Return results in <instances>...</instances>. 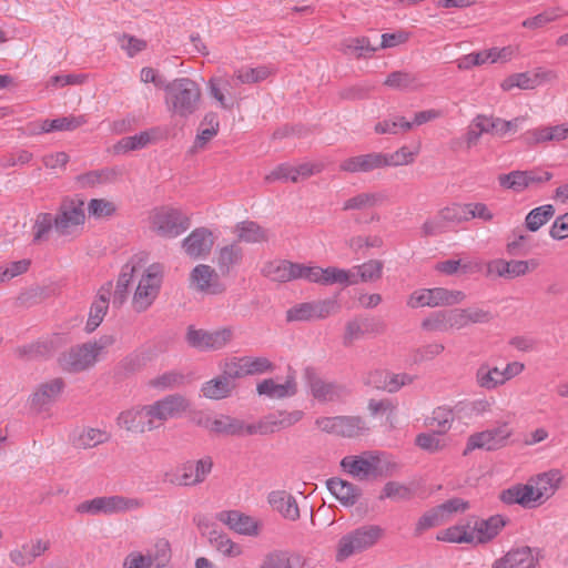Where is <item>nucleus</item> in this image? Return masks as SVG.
I'll use <instances>...</instances> for the list:
<instances>
[{
    "instance_id": "nucleus-1",
    "label": "nucleus",
    "mask_w": 568,
    "mask_h": 568,
    "mask_svg": "<svg viewBox=\"0 0 568 568\" xmlns=\"http://www.w3.org/2000/svg\"><path fill=\"white\" fill-rule=\"evenodd\" d=\"M202 91L196 81L176 78L164 85V102L168 111L181 119L194 114L201 102Z\"/></svg>"
},
{
    "instance_id": "nucleus-2",
    "label": "nucleus",
    "mask_w": 568,
    "mask_h": 568,
    "mask_svg": "<svg viewBox=\"0 0 568 568\" xmlns=\"http://www.w3.org/2000/svg\"><path fill=\"white\" fill-rule=\"evenodd\" d=\"M383 536L384 529L378 525H364L345 534L336 546V561L342 562L373 548Z\"/></svg>"
},
{
    "instance_id": "nucleus-3",
    "label": "nucleus",
    "mask_w": 568,
    "mask_h": 568,
    "mask_svg": "<svg viewBox=\"0 0 568 568\" xmlns=\"http://www.w3.org/2000/svg\"><path fill=\"white\" fill-rule=\"evenodd\" d=\"M163 267L161 264H152L139 281L132 300L135 312H145L158 297L162 285Z\"/></svg>"
},
{
    "instance_id": "nucleus-4",
    "label": "nucleus",
    "mask_w": 568,
    "mask_h": 568,
    "mask_svg": "<svg viewBox=\"0 0 568 568\" xmlns=\"http://www.w3.org/2000/svg\"><path fill=\"white\" fill-rule=\"evenodd\" d=\"M140 501L133 498H126L120 495L95 497L90 500H85L75 507V511L79 514L90 515H112L118 513H124L126 510L138 508Z\"/></svg>"
},
{
    "instance_id": "nucleus-5",
    "label": "nucleus",
    "mask_w": 568,
    "mask_h": 568,
    "mask_svg": "<svg viewBox=\"0 0 568 568\" xmlns=\"http://www.w3.org/2000/svg\"><path fill=\"white\" fill-rule=\"evenodd\" d=\"M233 329L222 327L212 332L189 326L185 335L187 344L199 351H217L225 347L233 339Z\"/></svg>"
},
{
    "instance_id": "nucleus-6",
    "label": "nucleus",
    "mask_w": 568,
    "mask_h": 568,
    "mask_svg": "<svg viewBox=\"0 0 568 568\" xmlns=\"http://www.w3.org/2000/svg\"><path fill=\"white\" fill-rule=\"evenodd\" d=\"M153 229L163 237H176L190 227V219L176 209H161L152 219Z\"/></svg>"
},
{
    "instance_id": "nucleus-7",
    "label": "nucleus",
    "mask_w": 568,
    "mask_h": 568,
    "mask_svg": "<svg viewBox=\"0 0 568 568\" xmlns=\"http://www.w3.org/2000/svg\"><path fill=\"white\" fill-rule=\"evenodd\" d=\"M312 395L322 402H335L349 395V389L341 384L325 382L316 373L314 367L307 366L303 374Z\"/></svg>"
},
{
    "instance_id": "nucleus-8",
    "label": "nucleus",
    "mask_w": 568,
    "mask_h": 568,
    "mask_svg": "<svg viewBox=\"0 0 568 568\" xmlns=\"http://www.w3.org/2000/svg\"><path fill=\"white\" fill-rule=\"evenodd\" d=\"M303 416L301 410L276 412L262 417L256 424H248L246 435H268L288 428Z\"/></svg>"
},
{
    "instance_id": "nucleus-9",
    "label": "nucleus",
    "mask_w": 568,
    "mask_h": 568,
    "mask_svg": "<svg viewBox=\"0 0 568 568\" xmlns=\"http://www.w3.org/2000/svg\"><path fill=\"white\" fill-rule=\"evenodd\" d=\"M150 405L136 406L120 413L116 424L128 432L143 434L159 427L151 414Z\"/></svg>"
},
{
    "instance_id": "nucleus-10",
    "label": "nucleus",
    "mask_w": 568,
    "mask_h": 568,
    "mask_svg": "<svg viewBox=\"0 0 568 568\" xmlns=\"http://www.w3.org/2000/svg\"><path fill=\"white\" fill-rule=\"evenodd\" d=\"M84 201L82 199H65L54 216V227L61 235L70 233V229L84 223Z\"/></svg>"
},
{
    "instance_id": "nucleus-11",
    "label": "nucleus",
    "mask_w": 568,
    "mask_h": 568,
    "mask_svg": "<svg viewBox=\"0 0 568 568\" xmlns=\"http://www.w3.org/2000/svg\"><path fill=\"white\" fill-rule=\"evenodd\" d=\"M58 363L68 373H79L89 369L97 363L91 343H84L63 352Z\"/></svg>"
},
{
    "instance_id": "nucleus-12",
    "label": "nucleus",
    "mask_w": 568,
    "mask_h": 568,
    "mask_svg": "<svg viewBox=\"0 0 568 568\" xmlns=\"http://www.w3.org/2000/svg\"><path fill=\"white\" fill-rule=\"evenodd\" d=\"M510 435L511 432L506 424L499 427L473 434L468 437L464 455H467L474 449L496 450L505 446L506 440Z\"/></svg>"
},
{
    "instance_id": "nucleus-13",
    "label": "nucleus",
    "mask_w": 568,
    "mask_h": 568,
    "mask_svg": "<svg viewBox=\"0 0 568 568\" xmlns=\"http://www.w3.org/2000/svg\"><path fill=\"white\" fill-rule=\"evenodd\" d=\"M341 467L354 478L375 479L376 452L345 456L341 460Z\"/></svg>"
},
{
    "instance_id": "nucleus-14",
    "label": "nucleus",
    "mask_w": 568,
    "mask_h": 568,
    "mask_svg": "<svg viewBox=\"0 0 568 568\" xmlns=\"http://www.w3.org/2000/svg\"><path fill=\"white\" fill-rule=\"evenodd\" d=\"M190 285L196 291L217 295L225 291L220 276L210 265L199 264L190 273Z\"/></svg>"
},
{
    "instance_id": "nucleus-15",
    "label": "nucleus",
    "mask_w": 568,
    "mask_h": 568,
    "mask_svg": "<svg viewBox=\"0 0 568 568\" xmlns=\"http://www.w3.org/2000/svg\"><path fill=\"white\" fill-rule=\"evenodd\" d=\"M154 420L161 425L170 418H174L189 408L187 399L180 394H171L150 405Z\"/></svg>"
},
{
    "instance_id": "nucleus-16",
    "label": "nucleus",
    "mask_w": 568,
    "mask_h": 568,
    "mask_svg": "<svg viewBox=\"0 0 568 568\" xmlns=\"http://www.w3.org/2000/svg\"><path fill=\"white\" fill-rule=\"evenodd\" d=\"M213 245V234L206 227L193 230L182 242L184 252L193 260L209 255Z\"/></svg>"
},
{
    "instance_id": "nucleus-17",
    "label": "nucleus",
    "mask_w": 568,
    "mask_h": 568,
    "mask_svg": "<svg viewBox=\"0 0 568 568\" xmlns=\"http://www.w3.org/2000/svg\"><path fill=\"white\" fill-rule=\"evenodd\" d=\"M64 387L65 383L61 377L40 384L31 396V407L38 413L47 410L58 399Z\"/></svg>"
},
{
    "instance_id": "nucleus-18",
    "label": "nucleus",
    "mask_w": 568,
    "mask_h": 568,
    "mask_svg": "<svg viewBox=\"0 0 568 568\" xmlns=\"http://www.w3.org/2000/svg\"><path fill=\"white\" fill-rule=\"evenodd\" d=\"M213 460L205 456L196 462L189 460L181 466V474L178 477L180 486H195L202 484L212 471Z\"/></svg>"
},
{
    "instance_id": "nucleus-19",
    "label": "nucleus",
    "mask_w": 568,
    "mask_h": 568,
    "mask_svg": "<svg viewBox=\"0 0 568 568\" xmlns=\"http://www.w3.org/2000/svg\"><path fill=\"white\" fill-rule=\"evenodd\" d=\"M531 268H536L538 263L535 260L530 261H506L497 258L488 263V274H496L505 278H515L525 275Z\"/></svg>"
},
{
    "instance_id": "nucleus-20",
    "label": "nucleus",
    "mask_w": 568,
    "mask_h": 568,
    "mask_svg": "<svg viewBox=\"0 0 568 568\" xmlns=\"http://www.w3.org/2000/svg\"><path fill=\"white\" fill-rule=\"evenodd\" d=\"M326 487L329 493L345 507L354 506L363 495L361 487L338 477L327 479Z\"/></svg>"
},
{
    "instance_id": "nucleus-21",
    "label": "nucleus",
    "mask_w": 568,
    "mask_h": 568,
    "mask_svg": "<svg viewBox=\"0 0 568 568\" xmlns=\"http://www.w3.org/2000/svg\"><path fill=\"white\" fill-rule=\"evenodd\" d=\"M507 519L501 515H494L487 519H478L471 526L470 531L475 534L473 545H484L491 541L506 526Z\"/></svg>"
},
{
    "instance_id": "nucleus-22",
    "label": "nucleus",
    "mask_w": 568,
    "mask_h": 568,
    "mask_svg": "<svg viewBox=\"0 0 568 568\" xmlns=\"http://www.w3.org/2000/svg\"><path fill=\"white\" fill-rule=\"evenodd\" d=\"M538 558L534 557L528 546L510 549L505 556L495 560L493 568H534Z\"/></svg>"
},
{
    "instance_id": "nucleus-23",
    "label": "nucleus",
    "mask_w": 568,
    "mask_h": 568,
    "mask_svg": "<svg viewBox=\"0 0 568 568\" xmlns=\"http://www.w3.org/2000/svg\"><path fill=\"white\" fill-rule=\"evenodd\" d=\"M524 142L534 146L545 142H560L568 139V126L565 124H558L554 126H540L532 130H528L523 135Z\"/></svg>"
},
{
    "instance_id": "nucleus-24",
    "label": "nucleus",
    "mask_w": 568,
    "mask_h": 568,
    "mask_svg": "<svg viewBox=\"0 0 568 568\" xmlns=\"http://www.w3.org/2000/svg\"><path fill=\"white\" fill-rule=\"evenodd\" d=\"M217 519L241 535H246V536L258 535L257 523L252 517H250L239 510L221 511L217 514Z\"/></svg>"
},
{
    "instance_id": "nucleus-25",
    "label": "nucleus",
    "mask_w": 568,
    "mask_h": 568,
    "mask_svg": "<svg viewBox=\"0 0 568 568\" xmlns=\"http://www.w3.org/2000/svg\"><path fill=\"white\" fill-rule=\"evenodd\" d=\"M111 290L112 283L109 282L99 290L97 298L91 304L89 317L85 325V331L88 333L94 332L103 322V318L106 315L109 308Z\"/></svg>"
},
{
    "instance_id": "nucleus-26",
    "label": "nucleus",
    "mask_w": 568,
    "mask_h": 568,
    "mask_svg": "<svg viewBox=\"0 0 568 568\" xmlns=\"http://www.w3.org/2000/svg\"><path fill=\"white\" fill-rule=\"evenodd\" d=\"M267 501L273 510L280 513L287 520L296 521L301 517L295 497L286 490L271 491Z\"/></svg>"
},
{
    "instance_id": "nucleus-27",
    "label": "nucleus",
    "mask_w": 568,
    "mask_h": 568,
    "mask_svg": "<svg viewBox=\"0 0 568 568\" xmlns=\"http://www.w3.org/2000/svg\"><path fill=\"white\" fill-rule=\"evenodd\" d=\"M342 171L349 173L371 172L384 168V153L373 152L344 160L339 165Z\"/></svg>"
},
{
    "instance_id": "nucleus-28",
    "label": "nucleus",
    "mask_w": 568,
    "mask_h": 568,
    "mask_svg": "<svg viewBox=\"0 0 568 568\" xmlns=\"http://www.w3.org/2000/svg\"><path fill=\"white\" fill-rule=\"evenodd\" d=\"M204 427L216 435L243 436L246 435L247 425L242 419L222 416L221 418H206Z\"/></svg>"
},
{
    "instance_id": "nucleus-29",
    "label": "nucleus",
    "mask_w": 568,
    "mask_h": 568,
    "mask_svg": "<svg viewBox=\"0 0 568 568\" xmlns=\"http://www.w3.org/2000/svg\"><path fill=\"white\" fill-rule=\"evenodd\" d=\"M50 548L48 540L38 539L33 544H24L21 549H13L10 551V560L17 566L24 567L33 562L36 558L41 556Z\"/></svg>"
},
{
    "instance_id": "nucleus-30",
    "label": "nucleus",
    "mask_w": 568,
    "mask_h": 568,
    "mask_svg": "<svg viewBox=\"0 0 568 568\" xmlns=\"http://www.w3.org/2000/svg\"><path fill=\"white\" fill-rule=\"evenodd\" d=\"M256 390L260 395L271 398H285L297 393V384L295 377L291 375L287 376L284 384H276L272 378H267L257 384Z\"/></svg>"
},
{
    "instance_id": "nucleus-31",
    "label": "nucleus",
    "mask_w": 568,
    "mask_h": 568,
    "mask_svg": "<svg viewBox=\"0 0 568 568\" xmlns=\"http://www.w3.org/2000/svg\"><path fill=\"white\" fill-rule=\"evenodd\" d=\"M243 248L237 242L221 247L216 253V264L220 273L226 276L232 268L240 265L243 260Z\"/></svg>"
},
{
    "instance_id": "nucleus-32",
    "label": "nucleus",
    "mask_w": 568,
    "mask_h": 568,
    "mask_svg": "<svg viewBox=\"0 0 568 568\" xmlns=\"http://www.w3.org/2000/svg\"><path fill=\"white\" fill-rule=\"evenodd\" d=\"M499 499L506 505L518 504L525 508L535 506L534 491L531 485H515L504 489Z\"/></svg>"
},
{
    "instance_id": "nucleus-33",
    "label": "nucleus",
    "mask_w": 568,
    "mask_h": 568,
    "mask_svg": "<svg viewBox=\"0 0 568 568\" xmlns=\"http://www.w3.org/2000/svg\"><path fill=\"white\" fill-rule=\"evenodd\" d=\"M560 480L561 477L557 470L538 475L536 478V485L532 486L535 503L540 504L548 499L558 488Z\"/></svg>"
},
{
    "instance_id": "nucleus-34",
    "label": "nucleus",
    "mask_w": 568,
    "mask_h": 568,
    "mask_svg": "<svg viewBox=\"0 0 568 568\" xmlns=\"http://www.w3.org/2000/svg\"><path fill=\"white\" fill-rule=\"evenodd\" d=\"M470 521L462 525H454L446 529L440 530L436 539L438 541L452 542V544H474L475 534L470 531Z\"/></svg>"
},
{
    "instance_id": "nucleus-35",
    "label": "nucleus",
    "mask_w": 568,
    "mask_h": 568,
    "mask_svg": "<svg viewBox=\"0 0 568 568\" xmlns=\"http://www.w3.org/2000/svg\"><path fill=\"white\" fill-rule=\"evenodd\" d=\"M235 232L239 241L245 243H262L270 239L268 231L254 221H243L237 223Z\"/></svg>"
},
{
    "instance_id": "nucleus-36",
    "label": "nucleus",
    "mask_w": 568,
    "mask_h": 568,
    "mask_svg": "<svg viewBox=\"0 0 568 568\" xmlns=\"http://www.w3.org/2000/svg\"><path fill=\"white\" fill-rule=\"evenodd\" d=\"M235 387V382H227L222 375H219L217 377L203 383L201 392L204 397L219 400L229 397Z\"/></svg>"
},
{
    "instance_id": "nucleus-37",
    "label": "nucleus",
    "mask_w": 568,
    "mask_h": 568,
    "mask_svg": "<svg viewBox=\"0 0 568 568\" xmlns=\"http://www.w3.org/2000/svg\"><path fill=\"white\" fill-rule=\"evenodd\" d=\"M135 271L136 266L132 262H129L122 266L113 294L114 306L121 307L126 301L129 295V286L133 280Z\"/></svg>"
},
{
    "instance_id": "nucleus-38",
    "label": "nucleus",
    "mask_w": 568,
    "mask_h": 568,
    "mask_svg": "<svg viewBox=\"0 0 568 568\" xmlns=\"http://www.w3.org/2000/svg\"><path fill=\"white\" fill-rule=\"evenodd\" d=\"M369 430L367 423L361 416H338V436L354 438Z\"/></svg>"
},
{
    "instance_id": "nucleus-39",
    "label": "nucleus",
    "mask_w": 568,
    "mask_h": 568,
    "mask_svg": "<svg viewBox=\"0 0 568 568\" xmlns=\"http://www.w3.org/2000/svg\"><path fill=\"white\" fill-rule=\"evenodd\" d=\"M454 412L447 407H437L433 410L432 416L425 418V425L435 427L434 430L445 435L453 425Z\"/></svg>"
},
{
    "instance_id": "nucleus-40",
    "label": "nucleus",
    "mask_w": 568,
    "mask_h": 568,
    "mask_svg": "<svg viewBox=\"0 0 568 568\" xmlns=\"http://www.w3.org/2000/svg\"><path fill=\"white\" fill-rule=\"evenodd\" d=\"M384 84L400 91L415 90L422 85L416 74L405 71L389 73Z\"/></svg>"
},
{
    "instance_id": "nucleus-41",
    "label": "nucleus",
    "mask_w": 568,
    "mask_h": 568,
    "mask_svg": "<svg viewBox=\"0 0 568 568\" xmlns=\"http://www.w3.org/2000/svg\"><path fill=\"white\" fill-rule=\"evenodd\" d=\"M384 263L379 260H369L361 265H355L351 271L355 272L359 282H376L383 275Z\"/></svg>"
},
{
    "instance_id": "nucleus-42",
    "label": "nucleus",
    "mask_w": 568,
    "mask_h": 568,
    "mask_svg": "<svg viewBox=\"0 0 568 568\" xmlns=\"http://www.w3.org/2000/svg\"><path fill=\"white\" fill-rule=\"evenodd\" d=\"M555 215V207L551 204H545L532 209L525 219V225L530 232H537Z\"/></svg>"
},
{
    "instance_id": "nucleus-43",
    "label": "nucleus",
    "mask_w": 568,
    "mask_h": 568,
    "mask_svg": "<svg viewBox=\"0 0 568 568\" xmlns=\"http://www.w3.org/2000/svg\"><path fill=\"white\" fill-rule=\"evenodd\" d=\"M540 83V74L529 72L516 73L507 79H505L501 83V89L504 91H509L513 88H519L523 90L535 89Z\"/></svg>"
},
{
    "instance_id": "nucleus-44",
    "label": "nucleus",
    "mask_w": 568,
    "mask_h": 568,
    "mask_svg": "<svg viewBox=\"0 0 568 568\" xmlns=\"http://www.w3.org/2000/svg\"><path fill=\"white\" fill-rule=\"evenodd\" d=\"M332 284L355 285L358 284V278L354 271L328 266L324 268L323 285Z\"/></svg>"
},
{
    "instance_id": "nucleus-45",
    "label": "nucleus",
    "mask_w": 568,
    "mask_h": 568,
    "mask_svg": "<svg viewBox=\"0 0 568 568\" xmlns=\"http://www.w3.org/2000/svg\"><path fill=\"white\" fill-rule=\"evenodd\" d=\"M477 384L485 389H494L504 384L500 369L481 364L476 372Z\"/></svg>"
},
{
    "instance_id": "nucleus-46",
    "label": "nucleus",
    "mask_w": 568,
    "mask_h": 568,
    "mask_svg": "<svg viewBox=\"0 0 568 568\" xmlns=\"http://www.w3.org/2000/svg\"><path fill=\"white\" fill-rule=\"evenodd\" d=\"M109 439L110 434L108 432L89 427L82 430L74 444L78 448L88 449L106 443Z\"/></svg>"
},
{
    "instance_id": "nucleus-47",
    "label": "nucleus",
    "mask_w": 568,
    "mask_h": 568,
    "mask_svg": "<svg viewBox=\"0 0 568 568\" xmlns=\"http://www.w3.org/2000/svg\"><path fill=\"white\" fill-rule=\"evenodd\" d=\"M432 290L433 307L452 306L462 303L466 295L462 291L435 287Z\"/></svg>"
},
{
    "instance_id": "nucleus-48",
    "label": "nucleus",
    "mask_w": 568,
    "mask_h": 568,
    "mask_svg": "<svg viewBox=\"0 0 568 568\" xmlns=\"http://www.w3.org/2000/svg\"><path fill=\"white\" fill-rule=\"evenodd\" d=\"M52 352L53 344L52 342L48 341H39L17 348V354L19 355V357L26 359L48 357L52 354Z\"/></svg>"
},
{
    "instance_id": "nucleus-49",
    "label": "nucleus",
    "mask_w": 568,
    "mask_h": 568,
    "mask_svg": "<svg viewBox=\"0 0 568 568\" xmlns=\"http://www.w3.org/2000/svg\"><path fill=\"white\" fill-rule=\"evenodd\" d=\"M385 200V195L382 193H359L351 199H348L344 205L343 210H362L365 207H373Z\"/></svg>"
},
{
    "instance_id": "nucleus-50",
    "label": "nucleus",
    "mask_w": 568,
    "mask_h": 568,
    "mask_svg": "<svg viewBox=\"0 0 568 568\" xmlns=\"http://www.w3.org/2000/svg\"><path fill=\"white\" fill-rule=\"evenodd\" d=\"M442 436L443 435L436 430L432 433H420L415 438V445L429 454H435L446 447V443Z\"/></svg>"
},
{
    "instance_id": "nucleus-51",
    "label": "nucleus",
    "mask_w": 568,
    "mask_h": 568,
    "mask_svg": "<svg viewBox=\"0 0 568 568\" xmlns=\"http://www.w3.org/2000/svg\"><path fill=\"white\" fill-rule=\"evenodd\" d=\"M486 126L488 128V132L490 134H496L499 136H504L506 133L510 131H516L518 129L519 123L524 121L523 118H515L510 121L503 120L496 116L486 115Z\"/></svg>"
},
{
    "instance_id": "nucleus-52",
    "label": "nucleus",
    "mask_w": 568,
    "mask_h": 568,
    "mask_svg": "<svg viewBox=\"0 0 568 568\" xmlns=\"http://www.w3.org/2000/svg\"><path fill=\"white\" fill-rule=\"evenodd\" d=\"M498 183L501 187L520 193L528 187L526 171L515 170L507 174L498 175Z\"/></svg>"
},
{
    "instance_id": "nucleus-53",
    "label": "nucleus",
    "mask_w": 568,
    "mask_h": 568,
    "mask_svg": "<svg viewBox=\"0 0 568 568\" xmlns=\"http://www.w3.org/2000/svg\"><path fill=\"white\" fill-rule=\"evenodd\" d=\"M413 129V123L406 121L404 116H396L386 119L375 124V132L377 134H396L399 130L407 132Z\"/></svg>"
},
{
    "instance_id": "nucleus-54",
    "label": "nucleus",
    "mask_w": 568,
    "mask_h": 568,
    "mask_svg": "<svg viewBox=\"0 0 568 568\" xmlns=\"http://www.w3.org/2000/svg\"><path fill=\"white\" fill-rule=\"evenodd\" d=\"M446 520L440 513L438 506L430 508L425 514L420 516L416 526H415V535L420 536L425 530L430 529L433 527H437L444 524Z\"/></svg>"
},
{
    "instance_id": "nucleus-55",
    "label": "nucleus",
    "mask_w": 568,
    "mask_h": 568,
    "mask_svg": "<svg viewBox=\"0 0 568 568\" xmlns=\"http://www.w3.org/2000/svg\"><path fill=\"white\" fill-rule=\"evenodd\" d=\"M150 135L148 132H140L139 134L122 138L115 145L114 151L118 154L126 153L129 151L140 150L148 145Z\"/></svg>"
},
{
    "instance_id": "nucleus-56",
    "label": "nucleus",
    "mask_w": 568,
    "mask_h": 568,
    "mask_svg": "<svg viewBox=\"0 0 568 568\" xmlns=\"http://www.w3.org/2000/svg\"><path fill=\"white\" fill-rule=\"evenodd\" d=\"M243 361V366L246 376L247 375H258L274 371V364L266 357H251L243 356L241 357Z\"/></svg>"
},
{
    "instance_id": "nucleus-57",
    "label": "nucleus",
    "mask_w": 568,
    "mask_h": 568,
    "mask_svg": "<svg viewBox=\"0 0 568 568\" xmlns=\"http://www.w3.org/2000/svg\"><path fill=\"white\" fill-rule=\"evenodd\" d=\"M185 376L176 371L165 372L164 374L151 379L149 385L156 389H172L184 384Z\"/></svg>"
},
{
    "instance_id": "nucleus-58",
    "label": "nucleus",
    "mask_w": 568,
    "mask_h": 568,
    "mask_svg": "<svg viewBox=\"0 0 568 568\" xmlns=\"http://www.w3.org/2000/svg\"><path fill=\"white\" fill-rule=\"evenodd\" d=\"M271 74L267 67L242 68L235 71L234 80L239 83H257L265 80Z\"/></svg>"
},
{
    "instance_id": "nucleus-59",
    "label": "nucleus",
    "mask_w": 568,
    "mask_h": 568,
    "mask_svg": "<svg viewBox=\"0 0 568 568\" xmlns=\"http://www.w3.org/2000/svg\"><path fill=\"white\" fill-rule=\"evenodd\" d=\"M262 274L271 281L285 283L288 282L287 260L271 261L262 267Z\"/></svg>"
},
{
    "instance_id": "nucleus-60",
    "label": "nucleus",
    "mask_w": 568,
    "mask_h": 568,
    "mask_svg": "<svg viewBox=\"0 0 568 568\" xmlns=\"http://www.w3.org/2000/svg\"><path fill=\"white\" fill-rule=\"evenodd\" d=\"M146 557L151 560V566L156 568L165 567L171 559V546L169 540L162 538L159 539L154 545V550Z\"/></svg>"
},
{
    "instance_id": "nucleus-61",
    "label": "nucleus",
    "mask_w": 568,
    "mask_h": 568,
    "mask_svg": "<svg viewBox=\"0 0 568 568\" xmlns=\"http://www.w3.org/2000/svg\"><path fill=\"white\" fill-rule=\"evenodd\" d=\"M413 496L412 489L398 481H387L382 490L379 499L408 500Z\"/></svg>"
},
{
    "instance_id": "nucleus-62",
    "label": "nucleus",
    "mask_w": 568,
    "mask_h": 568,
    "mask_svg": "<svg viewBox=\"0 0 568 568\" xmlns=\"http://www.w3.org/2000/svg\"><path fill=\"white\" fill-rule=\"evenodd\" d=\"M345 52L354 54L357 59L373 54L377 48L373 47L366 37L349 39L345 44Z\"/></svg>"
},
{
    "instance_id": "nucleus-63",
    "label": "nucleus",
    "mask_w": 568,
    "mask_h": 568,
    "mask_svg": "<svg viewBox=\"0 0 568 568\" xmlns=\"http://www.w3.org/2000/svg\"><path fill=\"white\" fill-rule=\"evenodd\" d=\"M422 328L427 332L449 331L447 311H437L430 313L426 318L423 320Z\"/></svg>"
},
{
    "instance_id": "nucleus-64",
    "label": "nucleus",
    "mask_w": 568,
    "mask_h": 568,
    "mask_svg": "<svg viewBox=\"0 0 568 568\" xmlns=\"http://www.w3.org/2000/svg\"><path fill=\"white\" fill-rule=\"evenodd\" d=\"M260 568H294L291 564V559L285 551H273L267 554Z\"/></svg>"
}]
</instances>
